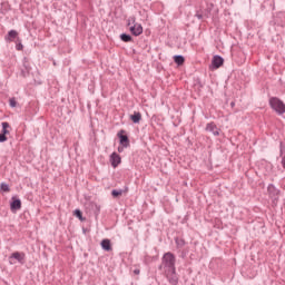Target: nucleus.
<instances>
[{
  "label": "nucleus",
  "instance_id": "14",
  "mask_svg": "<svg viewBox=\"0 0 285 285\" xmlns=\"http://www.w3.org/2000/svg\"><path fill=\"white\" fill-rule=\"evenodd\" d=\"M101 248L104 250H107V252L112 250V246L110 245V240L109 239H104L101 242Z\"/></svg>",
  "mask_w": 285,
  "mask_h": 285
},
{
  "label": "nucleus",
  "instance_id": "1",
  "mask_svg": "<svg viewBox=\"0 0 285 285\" xmlns=\"http://www.w3.org/2000/svg\"><path fill=\"white\" fill-rule=\"evenodd\" d=\"M177 263V258L175 257V254L167 252L164 254L161 258V264L159 266V271H163V273L168 271H176L175 264Z\"/></svg>",
  "mask_w": 285,
  "mask_h": 285
},
{
  "label": "nucleus",
  "instance_id": "19",
  "mask_svg": "<svg viewBox=\"0 0 285 285\" xmlns=\"http://www.w3.org/2000/svg\"><path fill=\"white\" fill-rule=\"evenodd\" d=\"M175 242L178 248H184V246L186 245V242L181 238H176Z\"/></svg>",
  "mask_w": 285,
  "mask_h": 285
},
{
  "label": "nucleus",
  "instance_id": "7",
  "mask_svg": "<svg viewBox=\"0 0 285 285\" xmlns=\"http://www.w3.org/2000/svg\"><path fill=\"white\" fill-rule=\"evenodd\" d=\"M207 132H212L214 137H219V128H217V125L215 122H208L206 125Z\"/></svg>",
  "mask_w": 285,
  "mask_h": 285
},
{
  "label": "nucleus",
  "instance_id": "15",
  "mask_svg": "<svg viewBox=\"0 0 285 285\" xmlns=\"http://www.w3.org/2000/svg\"><path fill=\"white\" fill-rule=\"evenodd\" d=\"M174 61L177 63V66H184V62L186 59L181 55L174 56Z\"/></svg>",
  "mask_w": 285,
  "mask_h": 285
},
{
  "label": "nucleus",
  "instance_id": "23",
  "mask_svg": "<svg viewBox=\"0 0 285 285\" xmlns=\"http://www.w3.org/2000/svg\"><path fill=\"white\" fill-rule=\"evenodd\" d=\"M9 104H10L11 108H16L17 107V100H14V98H11L9 100Z\"/></svg>",
  "mask_w": 285,
  "mask_h": 285
},
{
  "label": "nucleus",
  "instance_id": "27",
  "mask_svg": "<svg viewBox=\"0 0 285 285\" xmlns=\"http://www.w3.org/2000/svg\"><path fill=\"white\" fill-rule=\"evenodd\" d=\"M197 19H204V16L202 13H196Z\"/></svg>",
  "mask_w": 285,
  "mask_h": 285
},
{
  "label": "nucleus",
  "instance_id": "28",
  "mask_svg": "<svg viewBox=\"0 0 285 285\" xmlns=\"http://www.w3.org/2000/svg\"><path fill=\"white\" fill-rule=\"evenodd\" d=\"M283 168L285 169V156L282 158V161H281Z\"/></svg>",
  "mask_w": 285,
  "mask_h": 285
},
{
  "label": "nucleus",
  "instance_id": "29",
  "mask_svg": "<svg viewBox=\"0 0 285 285\" xmlns=\"http://www.w3.org/2000/svg\"><path fill=\"white\" fill-rule=\"evenodd\" d=\"M124 145H122V147H118V153H124Z\"/></svg>",
  "mask_w": 285,
  "mask_h": 285
},
{
  "label": "nucleus",
  "instance_id": "17",
  "mask_svg": "<svg viewBox=\"0 0 285 285\" xmlns=\"http://www.w3.org/2000/svg\"><path fill=\"white\" fill-rule=\"evenodd\" d=\"M111 195L115 198L121 197V195H124V189H114V190H111Z\"/></svg>",
  "mask_w": 285,
  "mask_h": 285
},
{
  "label": "nucleus",
  "instance_id": "3",
  "mask_svg": "<svg viewBox=\"0 0 285 285\" xmlns=\"http://www.w3.org/2000/svg\"><path fill=\"white\" fill-rule=\"evenodd\" d=\"M269 106L272 110H275L277 115H285V104L277 97H272L269 99Z\"/></svg>",
  "mask_w": 285,
  "mask_h": 285
},
{
  "label": "nucleus",
  "instance_id": "22",
  "mask_svg": "<svg viewBox=\"0 0 285 285\" xmlns=\"http://www.w3.org/2000/svg\"><path fill=\"white\" fill-rule=\"evenodd\" d=\"M8 141V136H6V134H0V144H3Z\"/></svg>",
  "mask_w": 285,
  "mask_h": 285
},
{
  "label": "nucleus",
  "instance_id": "30",
  "mask_svg": "<svg viewBox=\"0 0 285 285\" xmlns=\"http://www.w3.org/2000/svg\"><path fill=\"white\" fill-rule=\"evenodd\" d=\"M134 273H135V275H139L140 271L139 269H135Z\"/></svg>",
  "mask_w": 285,
  "mask_h": 285
},
{
  "label": "nucleus",
  "instance_id": "8",
  "mask_svg": "<svg viewBox=\"0 0 285 285\" xmlns=\"http://www.w3.org/2000/svg\"><path fill=\"white\" fill-rule=\"evenodd\" d=\"M212 66L217 70V68H222L224 66V58L222 56H214L212 60Z\"/></svg>",
  "mask_w": 285,
  "mask_h": 285
},
{
  "label": "nucleus",
  "instance_id": "10",
  "mask_svg": "<svg viewBox=\"0 0 285 285\" xmlns=\"http://www.w3.org/2000/svg\"><path fill=\"white\" fill-rule=\"evenodd\" d=\"M124 130H121L120 132H118V137L120 139V144L121 146H124V148H128V146H130V140L128 139V137L124 134Z\"/></svg>",
  "mask_w": 285,
  "mask_h": 285
},
{
  "label": "nucleus",
  "instance_id": "9",
  "mask_svg": "<svg viewBox=\"0 0 285 285\" xmlns=\"http://www.w3.org/2000/svg\"><path fill=\"white\" fill-rule=\"evenodd\" d=\"M110 164H111L112 168H117V166H119V164H121V156H119V154H117V153H112L110 155Z\"/></svg>",
  "mask_w": 285,
  "mask_h": 285
},
{
  "label": "nucleus",
  "instance_id": "13",
  "mask_svg": "<svg viewBox=\"0 0 285 285\" xmlns=\"http://www.w3.org/2000/svg\"><path fill=\"white\" fill-rule=\"evenodd\" d=\"M130 119L134 124H139L141 121V114L139 111H135L134 115L130 116Z\"/></svg>",
  "mask_w": 285,
  "mask_h": 285
},
{
  "label": "nucleus",
  "instance_id": "31",
  "mask_svg": "<svg viewBox=\"0 0 285 285\" xmlns=\"http://www.w3.org/2000/svg\"><path fill=\"white\" fill-rule=\"evenodd\" d=\"M232 106H235V102H232Z\"/></svg>",
  "mask_w": 285,
  "mask_h": 285
},
{
  "label": "nucleus",
  "instance_id": "12",
  "mask_svg": "<svg viewBox=\"0 0 285 285\" xmlns=\"http://www.w3.org/2000/svg\"><path fill=\"white\" fill-rule=\"evenodd\" d=\"M19 37V32L17 30H10L8 35L4 37L6 41H14Z\"/></svg>",
  "mask_w": 285,
  "mask_h": 285
},
{
  "label": "nucleus",
  "instance_id": "6",
  "mask_svg": "<svg viewBox=\"0 0 285 285\" xmlns=\"http://www.w3.org/2000/svg\"><path fill=\"white\" fill-rule=\"evenodd\" d=\"M10 209L11 213H17V210H21V199L13 196L11 198Z\"/></svg>",
  "mask_w": 285,
  "mask_h": 285
},
{
  "label": "nucleus",
  "instance_id": "21",
  "mask_svg": "<svg viewBox=\"0 0 285 285\" xmlns=\"http://www.w3.org/2000/svg\"><path fill=\"white\" fill-rule=\"evenodd\" d=\"M16 50H23V43H21V40L19 38L16 41Z\"/></svg>",
  "mask_w": 285,
  "mask_h": 285
},
{
  "label": "nucleus",
  "instance_id": "18",
  "mask_svg": "<svg viewBox=\"0 0 285 285\" xmlns=\"http://www.w3.org/2000/svg\"><path fill=\"white\" fill-rule=\"evenodd\" d=\"M0 189L2 190V193H10V185L6 183H1Z\"/></svg>",
  "mask_w": 285,
  "mask_h": 285
},
{
  "label": "nucleus",
  "instance_id": "2",
  "mask_svg": "<svg viewBox=\"0 0 285 285\" xmlns=\"http://www.w3.org/2000/svg\"><path fill=\"white\" fill-rule=\"evenodd\" d=\"M127 26H129V30L134 37H139L144 32V27H141V23L136 22L135 17L128 18Z\"/></svg>",
  "mask_w": 285,
  "mask_h": 285
},
{
  "label": "nucleus",
  "instance_id": "24",
  "mask_svg": "<svg viewBox=\"0 0 285 285\" xmlns=\"http://www.w3.org/2000/svg\"><path fill=\"white\" fill-rule=\"evenodd\" d=\"M75 215H76V217H78L79 219H81V217H82L81 210H79V209H76V210H75Z\"/></svg>",
  "mask_w": 285,
  "mask_h": 285
},
{
  "label": "nucleus",
  "instance_id": "25",
  "mask_svg": "<svg viewBox=\"0 0 285 285\" xmlns=\"http://www.w3.org/2000/svg\"><path fill=\"white\" fill-rule=\"evenodd\" d=\"M2 128H4V130H8V128H10V124L9 122H2L1 124Z\"/></svg>",
  "mask_w": 285,
  "mask_h": 285
},
{
  "label": "nucleus",
  "instance_id": "20",
  "mask_svg": "<svg viewBox=\"0 0 285 285\" xmlns=\"http://www.w3.org/2000/svg\"><path fill=\"white\" fill-rule=\"evenodd\" d=\"M23 68L24 69H21V75L22 77H28V65L26 61H23Z\"/></svg>",
  "mask_w": 285,
  "mask_h": 285
},
{
  "label": "nucleus",
  "instance_id": "5",
  "mask_svg": "<svg viewBox=\"0 0 285 285\" xmlns=\"http://www.w3.org/2000/svg\"><path fill=\"white\" fill-rule=\"evenodd\" d=\"M267 193H268L269 197L272 199H274V202H277V199L279 197V189L275 188V185L269 184L267 187Z\"/></svg>",
  "mask_w": 285,
  "mask_h": 285
},
{
  "label": "nucleus",
  "instance_id": "11",
  "mask_svg": "<svg viewBox=\"0 0 285 285\" xmlns=\"http://www.w3.org/2000/svg\"><path fill=\"white\" fill-rule=\"evenodd\" d=\"M10 259H17L19 264H23V259H26V254L19 252L12 253Z\"/></svg>",
  "mask_w": 285,
  "mask_h": 285
},
{
  "label": "nucleus",
  "instance_id": "4",
  "mask_svg": "<svg viewBox=\"0 0 285 285\" xmlns=\"http://www.w3.org/2000/svg\"><path fill=\"white\" fill-rule=\"evenodd\" d=\"M167 282L170 285H178L179 284V275H177V269H169L167 272H163Z\"/></svg>",
  "mask_w": 285,
  "mask_h": 285
},
{
  "label": "nucleus",
  "instance_id": "26",
  "mask_svg": "<svg viewBox=\"0 0 285 285\" xmlns=\"http://www.w3.org/2000/svg\"><path fill=\"white\" fill-rule=\"evenodd\" d=\"M1 134H2V135H10V130L2 128Z\"/></svg>",
  "mask_w": 285,
  "mask_h": 285
},
{
  "label": "nucleus",
  "instance_id": "16",
  "mask_svg": "<svg viewBox=\"0 0 285 285\" xmlns=\"http://www.w3.org/2000/svg\"><path fill=\"white\" fill-rule=\"evenodd\" d=\"M120 39L121 41H124L125 43H130V41H132V36L128 35V33H121L120 35Z\"/></svg>",
  "mask_w": 285,
  "mask_h": 285
}]
</instances>
